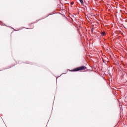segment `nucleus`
Returning a JSON list of instances; mask_svg holds the SVG:
<instances>
[{
  "mask_svg": "<svg viewBox=\"0 0 127 127\" xmlns=\"http://www.w3.org/2000/svg\"><path fill=\"white\" fill-rule=\"evenodd\" d=\"M84 69H86V67L81 66L80 67H77L73 70V71H80V70H84Z\"/></svg>",
  "mask_w": 127,
  "mask_h": 127,
  "instance_id": "obj_1",
  "label": "nucleus"
},
{
  "mask_svg": "<svg viewBox=\"0 0 127 127\" xmlns=\"http://www.w3.org/2000/svg\"><path fill=\"white\" fill-rule=\"evenodd\" d=\"M80 3L83 5L84 4V1H83V0H79Z\"/></svg>",
  "mask_w": 127,
  "mask_h": 127,
  "instance_id": "obj_2",
  "label": "nucleus"
},
{
  "mask_svg": "<svg viewBox=\"0 0 127 127\" xmlns=\"http://www.w3.org/2000/svg\"><path fill=\"white\" fill-rule=\"evenodd\" d=\"M106 34V32H102V33H101V35L102 36H104V35Z\"/></svg>",
  "mask_w": 127,
  "mask_h": 127,
  "instance_id": "obj_3",
  "label": "nucleus"
}]
</instances>
